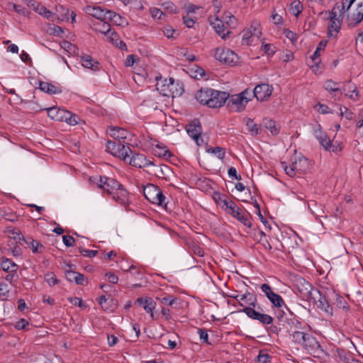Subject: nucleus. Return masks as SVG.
Here are the masks:
<instances>
[{"instance_id": "nucleus-30", "label": "nucleus", "mask_w": 363, "mask_h": 363, "mask_svg": "<svg viewBox=\"0 0 363 363\" xmlns=\"http://www.w3.org/2000/svg\"><path fill=\"white\" fill-rule=\"evenodd\" d=\"M23 241L34 254L43 253L45 249V246H43L39 241L35 240L30 237L26 238Z\"/></svg>"}, {"instance_id": "nucleus-53", "label": "nucleus", "mask_w": 363, "mask_h": 363, "mask_svg": "<svg viewBox=\"0 0 363 363\" xmlns=\"http://www.w3.org/2000/svg\"><path fill=\"white\" fill-rule=\"evenodd\" d=\"M150 13L154 19L162 20L165 16L164 13L156 7L150 8Z\"/></svg>"}, {"instance_id": "nucleus-19", "label": "nucleus", "mask_w": 363, "mask_h": 363, "mask_svg": "<svg viewBox=\"0 0 363 363\" xmlns=\"http://www.w3.org/2000/svg\"><path fill=\"white\" fill-rule=\"evenodd\" d=\"M323 86L335 100H340L342 96V89L340 88V83L328 79L324 82Z\"/></svg>"}, {"instance_id": "nucleus-5", "label": "nucleus", "mask_w": 363, "mask_h": 363, "mask_svg": "<svg viewBox=\"0 0 363 363\" xmlns=\"http://www.w3.org/2000/svg\"><path fill=\"white\" fill-rule=\"evenodd\" d=\"M89 181L91 183L96 184L99 188L103 189L109 195L116 192L122 186L115 179L106 176L91 177Z\"/></svg>"}, {"instance_id": "nucleus-59", "label": "nucleus", "mask_w": 363, "mask_h": 363, "mask_svg": "<svg viewBox=\"0 0 363 363\" xmlns=\"http://www.w3.org/2000/svg\"><path fill=\"white\" fill-rule=\"evenodd\" d=\"M213 198L216 204L220 206L223 201H225V200L228 199V196L217 191L214 192Z\"/></svg>"}, {"instance_id": "nucleus-42", "label": "nucleus", "mask_w": 363, "mask_h": 363, "mask_svg": "<svg viewBox=\"0 0 363 363\" xmlns=\"http://www.w3.org/2000/svg\"><path fill=\"white\" fill-rule=\"evenodd\" d=\"M258 309H262L259 306H257V308L244 307L240 311L245 313L250 318L257 320L261 313L257 311Z\"/></svg>"}, {"instance_id": "nucleus-26", "label": "nucleus", "mask_w": 363, "mask_h": 363, "mask_svg": "<svg viewBox=\"0 0 363 363\" xmlns=\"http://www.w3.org/2000/svg\"><path fill=\"white\" fill-rule=\"evenodd\" d=\"M230 214L238 220L245 226L250 228L252 224L250 221V214L247 212H244L240 208H235V211L230 212Z\"/></svg>"}, {"instance_id": "nucleus-48", "label": "nucleus", "mask_w": 363, "mask_h": 363, "mask_svg": "<svg viewBox=\"0 0 363 363\" xmlns=\"http://www.w3.org/2000/svg\"><path fill=\"white\" fill-rule=\"evenodd\" d=\"M162 9L169 13H177L179 11L178 7L172 1H164L161 4Z\"/></svg>"}, {"instance_id": "nucleus-12", "label": "nucleus", "mask_w": 363, "mask_h": 363, "mask_svg": "<svg viewBox=\"0 0 363 363\" xmlns=\"http://www.w3.org/2000/svg\"><path fill=\"white\" fill-rule=\"evenodd\" d=\"M229 98V94L225 91H220L213 89L210 98L208 107L217 108L223 106Z\"/></svg>"}, {"instance_id": "nucleus-11", "label": "nucleus", "mask_w": 363, "mask_h": 363, "mask_svg": "<svg viewBox=\"0 0 363 363\" xmlns=\"http://www.w3.org/2000/svg\"><path fill=\"white\" fill-rule=\"evenodd\" d=\"M55 14V21L57 23L67 22L71 18V23H73L76 20V13L62 5L56 6Z\"/></svg>"}, {"instance_id": "nucleus-63", "label": "nucleus", "mask_w": 363, "mask_h": 363, "mask_svg": "<svg viewBox=\"0 0 363 363\" xmlns=\"http://www.w3.org/2000/svg\"><path fill=\"white\" fill-rule=\"evenodd\" d=\"M72 113L65 110L58 109L56 112V120L65 121L66 122V118H69Z\"/></svg>"}, {"instance_id": "nucleus-22", "label": "nucleus", "mask_w": 363, "mask_h": 363, "mask_svg": "<svg viewBox=\"0 0 363 363\" xmlns=\"http://www.w3.org/2000/svg\"><path fill=\"white\" fill-rule=\"evenodd\" d=\"M112 199L122 206L129 203V194L122 185L118 190L111 194Z\"/></svg>"}, {"instance_id": "nucleus-58", "label": "nucleus", "mask_w": 363, "mask_h": 363, "mask_svg": "<svg viewBox=\"0 0 363 363\" xmlns=\"http://www.w3.org/2000/svg\"><path fill=\"white\" fill-rule=\"evenodd\" d=\"M166 197L163 194L162 190L159 189V191L157 192V195L156 196V200L154 201V204H157L161 206H166L167 203H165Z\"/></svg>"}, {"instance_id": "nucleus-43", "label": "nucleus", "mask_w": 363, "mask_h": 363, "mask_svg": "<svg viewBox=\"0 0 363 363\" xmlns=\"http://www.w3.org/2000/svg\"><path fill=\"white\" fill-rule=\"evenodd\" d=\"M308 333H306L303 331V330H293L292 331V338L293 341L296 342V344L303 345L304 342L306 338L307 337Z\"/></svg>"}, {"instance_id": "nucleus-57", "label": "nucleus", "mask_w": 363, "mask_h": 363, "mask_svg": "<svg viewBox=\"0 0 363 363\" xmlns=\"http://www.w3.org/2000/svg\"><path fill=\"white\" fill-rule=\"evenodd\" d=\"M355 0H342L340 9V6L336 4L337 9H340V12L348 11V10L351 8V6L354 2Z\"/></svg>"}, {"instance_id": "nucleus-64", "label": "nucleus", "mask_w": 363, "mask_h": 363, "mask_svg": "<svg viewBox=\"0 0 363 363\" xmlns=\"http://www.w3.org/2000/svg\"><path fill=\"white\" fill-rule=\"evenodd\" d=\"M257 359L259 363H267L270 362L272 357L267 353L260 350Z\"/></svg>"}, {"instance_id": "nucleus-9", "label": "nucleus", "mask_w": 363, "mask_h": 363, "mask_svg": "<svg viewBox=\"0 0 363 363\" xmlns=\"http://www.w3.org/2000/svg\"><path fill=\"white\" fill-rule=\"evenodd\" d=\"M347 14L346 22L350 27H354L363 21V1L359 2L354 10L351 11L350 9L348 11L340 12V14L343 17Z\"/></svg>"}, {"instance_id": "nucleus-2", "label": "nucleus", "mask_w": 363, "mask_h": 363, "mask_svg": "<svg viewBox=\"0 0 363 363\" xmlns=\"http://www.w3.org/2000/svg\"><path fill=\"white\" fill-rule=\"evenodd\" d=\"M294 290L298 294L303 300L308 301L312 295H318V289L299 275L293 277Z\"/></svg>"}, {"instance_id": "nucleus-27", "label": "nucleus", "mask_w": 363, "mask_h": 363, "mask_svg": "<svg viewBox=\"0 0 363 363\" xmlns=\"http://www.w3.org/2000/svg\"><path fill=\"white\" fill-rule=\"evenodd\" d=\"M340 29V21L336 16H331L328 26V37L330 39L336 38Z\"/></svg>"}, {"instance_id": "nucleus-37", "label": "nucleus", "mask_w": 363, "mask_h": 363, "mask_svg": "<svg viewBox=\"0 0 363 363\" xmlns=\"http://www.w3.org/2000/svg\"><path fill=\"white\" fill-rule=\"evenodd\" d=\"M0 266L5 272H17L18 265L11 259L2 257L0 260Z\"/></svg>"}, {"instance_id": "nucleus-25", "label": "nucleus", "mask_w": 363, "mask_h": 363, "mask_svg": "<svg viewBox=\"0 0 363 363\" xmlns=\"http://www.w3.org/2000/svg\"><path fill=\"white\" fill-rule=\"evenodd\" d=\"M213 89L206 87L201 88L195 94V99L202 105L208 106V101L213 94Z\"/></svg>"}, {"instance_id": "nucleus-23", "label": "nucleus", "mask_w": 363, "mask_h": 363, "mask_svg": "<svg viewBox=\"0 0 363 363\" xmlns=\"http://www.w3.org/2000/svg\"><path fill=\"white\" fill-rule=\"evenodd\" d=\"M342 93L345 92V95L352 100L357 101L359 99V91L357 86L350 80L345 83L342 86Z\"/></svg>"}, {"instance_id": "nucleus-41", "label": "nucleus", "mask_w": 363, "mask_h": 363, "mask_svg": "<svg viewBox=\"0 0 363 363\" xmlns=\"http://www.w3.org/2000/svg\"><path fill=\"white\" fill-rule=\"evenodd\" d=\"M258 309H262L259 306H257V308L244 307L240 311L245 313L250 318L257 320L261 313L257 311Z\"/></svg>"}, {"instance_id": "nucleus-18", "label": "nucleus", "mask_w": 363, "mask_h": 363, "mask_svg": "<svg viewBox=\"0 0 363 363\" xmlns=\"http://www.w3.org/2000/svg\"><path fill=\"white\" fill-rule=\"evenodd\" d=\"M328 296L330 302L335 304L338 308L347 311L350 308L349 304L344 297L340 296L335 290L328 291Z\"/></svg>"}, {"instance_id": "nucleus-4", "label": "nucleus", "mask_w": 363, "mask_h": 363, "mask_svg": "<svg viewBox=\"0 0 363 363\" xmlns=\"http://www.w3.org/2000/svg\"><path fill=\"white\" fill-rule=\"evenodd\" d=\"M127 143L125 141L117 143L116 141L108 140L106 148L114 157H117L125 162H128V156L133 153Z\"/></svg>"}, {"instance_id": "nucleus-45", "label": "nucleus", "mask_w": 363, "mask_h": 363, "mask_svg": "<svg viewBox=\"0 0 363 363\" xmlns=\"http://www.w3.org/2000/svg\"><path fill=\"white\" fill-rule=\"evenodd\" d=\"M206 152L215 155L220 160H223L225 156V149L221 147H209Z\"/></svg>"}, {"instance_id": "nucleus-40", "label": "nucleus", "mask_w": 363, "mask_h": 363, "mask_svg": "<svg viewBox=\"0 0 363 363\" xmlns=\"http://www.w3.org/2000/svg\"><path fill=\"white\" fill-rule=\"evenodd\" d=\"M281 166L284 169L286 174L291 177H294L296 172H302V169L298 167L297 162H294L291 166H287L285 162H282Z\"/></svg>"}, {"instance_id": "nucleus-50", "label": "nucleus", "mask_w": 363, "mask_h": 363, "mask_svg": "<svg viewBox=\"0 0 363 363\" xmlns=\"http://www.w3.org/2000/svg\"><path fill=\"white\" fill-rule=\"evenodd\" d=\"M158 299L160 301L161 303L171 307H174V304L179 303V298H173L172 296H164Z\"/></svg>"}, {"instance_id": "nucleus-24", "label": "nucleus", "mask_w": 363, "mask_h": 363, "mask_svg": "<svg viewBox=\"0 0 363 363\" xmlns=\"http://www.w3.org/2000/svg\"><path fill=\"white\" fill-rule=\"evenodd\" d=\"M135 303L143 308L147 312L150 313V316L154 319L153 310L155 308V303L152 298L150 297H140L137 298Z\"/></svg>"}, {"instance_id": "nucleus-60", "label": "nucleus", "mask_w": 363, "mask_h": 363, "mask_svg": "<svg viewBox=\"0 0 363 363\" xmlns=\"http://www.w3.org/2000/svg\"><path fill=\"white\" fill-rule=\"evenodd\" d=\"M113 23H116L118 26H125L128 24L126 18L122 17L121 15H119L116 13H115V15H113Z\"/></svg>"}, {"instance_id": "nucleus-51", "label": "nucleus", "mask_w": 363, "mask_h": 363, "mask_svg": "<svg viewBox=\"0 0 363 363\" xmlns=\"http://www.w3.org/2000/svg\"><path fill=\"white\" fill-rule=\"evenodd\" d=\"M157 148L158 149V152L157 153L158 157L169 159L172 156V152L168 149H167L165 146L162 147L161 145H157Z\"/></svg>"}, {"instance_id": "nucleus-7", "label": "nucleus", "mask_w": 363, "mask_h": 363, "mask_svg": "<svg viewBox=\"0 0 363 363\" xmlns=\"http://www.w3.org/2000/svg\"><path fill=\"white\" fill-rule=\"evenodd\" d=\"M313 301L317 307L329 316L333 314V309L330 303V301L328 296V291L324 294L318 289V295H312L308 301Z\"/></svg>"}, {"instance_id": "nucleus-15", "label": "nucleus", "mask_w": 363, "mask_h": 363, "mask_svg": "<svg viewBox=\"0 0 363 363\" xmlns=\"http://www.w3.org/2000/svg\"><path fill=\"white\" fill-rule=\"evenodd\" d=\"M228 99L227 106L232 111L241 112L247 105V101L244 100L240 94L232 95Z\"/></svg>"}, {"instance_id": "nucleus-55", "label": "nucleus", "mask_w": 363, "mask_h": 363, "mask_svg": "<svg viewBox=\"0 0 363 363\" xmlns=\"http://www.w3.org/2000/svg\"><path fill=\"white\" fill-rule=\"evenodd\" d=\"M45 280L50 286H53L58 283V280H57L55 274L52 272H48L45 275Z\"/></svg>"}, {"instance_id": "nucleus-10", "label": "nucleus", "mask_w": 363, "mask_h": 363, "mask_svg": "<svg viewBox=\"0 0 363 363\" xmlns=\"http://www.w3.org/2000/svg\"><path fill=\"white\" fill-rule=\"evenodd\" d=\"M302 346L315 357H323L325 354L315 337L308 334Z\"/></svg>"}, {"instance_id": "nucleus-1", "label": "nucleus", "mask_w": 363, "mask_h": 363, "mask_svg": "<svg viewBox=\"0 0 363 363\" xmlns=\"http://www.w3.org/2000/svg\"><path fill=\"white\" fill-rule=\"evenodd\" d=\"M242 34V44L247 45H257L259 44H261V45H271V44L267 43L264 38H262V28L260 22L257 20L252 21L248 27L243 29Z\"/></svg>"}, {"instance_id": "nucleus-16", "label": "nucleus", "mask_w": 363, "mask_h": 363, "mask_svg": "<svg viewBox=\"0 0 363 363\" xmlns=\"http://www.w3.org/2000/svg\"><path fill=\"white\" fill-rule=\"evenodd\" d=\"M186 131L189 135L192 138L196 144L200 146L203 143V139L201 137V126L198 121H194L186 127Z\"/></svg>"}, {"instance_id": "nucleus-38", "label": "nucleus", "mask_w": 363, "mask_h": 363, "mask_svg": "<svg viewBox=\"0 0 363 363\" xmlns=\"http://www.w3.org/2000/svg\"><path fill=\"white\" fill-rule=\"evenodd\" d=\"M262 125L269 130L273 135H277L279 133L280 127L272 119L264 118Z\"/></svg>"}, {"instance_id": "nucleus-3", "label": "nucleus", "mask_w": 363, "mask_h": 363, "mask_svg": "<svg viewBox=\"0 0 363 363\" xmlns=\"http://www.w3.org/2000/svg\"><path fill=\"white\" fill-rule=\"evenodd\" d=\"M156 86L157 91L164 96L174 98L180 96L184 92L183 86L172 77L164 79L161 82H157Z\"/></svg>"}, {"instance_id": "nucleus-13", "label": "nucleus", "mask_w": 363, "mask_h": 363, "mask_svg": "<svg viewBox=\"0 0 363 363\" xmlns=\"http://www.w3.org/2000/svg\"><path fill=\"white\" fill-rule=\"evenodd\" d=\"M127 163L138 168H143L153 164L144 155L133 152L129 155Z\"/></svg>"}, {"instance_id": "nucleus-62", "label": "nucleus", "mask_w": 363, "mask_h": 363, "mask_svg": "<svg viewBox=\"0 0 363 363\" xmlns=\"http://www.w3.org/2000/svg\"><path fill=\"white\" fill-rule=\"evenodd\" d=\"M340 116L345 117L346 119L351 121L353 119L354 113L348 108H340Z\"/></svg>"}, {"instance_id": "nucleus-54", "label": "nucleus", "mask_w": 363, "mask_h": 363, "mask_svg": "<svg viewBox=\"0 0 363 363\" xmlns=\"http://www.w3.org/2000/svg\"><path fill=\"white\" fill-rule=\"evenodd\" d=\"M257 320L262 325H269L273 323L274 318L268 314L260 313Z\"/></svg>"}, {"instance_id": "nucleus-14", "label": "nucleus", "mask_w": 363, "mask_h": 363, "mask_svg": "<svg viewBox=\"0 0 363 363\" xmlns=\"http://www.w3.org/2000/svg\"><path fill=\"white\" fill-rule=\"evenodd\" d=\"M273 88L268 84H260L254 88V95L255 98L260 101L268 100L272 95Z\"/></svg>"}, {"instance_id": "nucleus-49", "label": "nucleus", "mask_w": 363, "mask_h": 363, "mask_svg": "<svg viewBox=\"0 0 363 363\" xmlns=\"http://www.w3.org/2000/svg\"><path fill=\"white\" fill-rule=\"evenodd\" d=\"M10 6L12 7L13 10L19 15L23 16H29V15L30 14V11H28L24 6L21 5L16 4H10Z\"/></svg>"}, {"instance_id": "nucleus-35", "label": "nucleus", "mask_w": 363, "mask_h": 363, "mask_svg": "<svg viewBox=\"0 0 363 363\" xmlns=\"http://www.w3.org/2000/svg\"><path fill=\"white\" fill-rule=\"evenodd\" d=\"M105 11L100 6H87L86 9V11L88 14L96 18L98 21H104V18L105 16Z\"/></svg>"}, {"instance_id": "nucleus-31", "label": "nucleus", "mask_w": 363, "mask_h": 363, "mask_svg": "<svg viewBox=\"0 0 363 363\" xmlns=\"http://www.w3.org/2000/svg\"><path fill=\"white\" fill-rule=\"evenodd\" d=\"M177 57L181 60H186L189 62L196 61L199 57L190 52L185 47H179L176 52Z\"/></svg>"}, {"instance_id": "nucleus-61", "label": "nucleus", "mask_w": 363, "mask_h": 363, "mask_svg": "<svg viewBox=\"0 0 363 363\" xmlns=\"http://www.w3.org/2000/svg\"><path fill=\"white\" fill-rule=\"evenodd\" d=\"M240 95L243 98L244 100L247 101V104L254 97H255V95H254V89L251 91L249 89H245L243 91L240 93Z\"/></svg>"}, {"instance_id": "nucleus-39", "label": "nucleus", "mask_w": 363, "mask_h": 363, "mask_svg": "<svg viewBox=\"0 0 363 363\" xmlns=\"http://www.w3.org/2000/svg\"><path fill=\"white\" fill-rule=\"evenodd\" d=\"M267 298L270 301L273 306L277 308H281L282 306H284L289 311H290L280 295L274 292Z\"/></svg>"}, {"instance_id": "nucleus-32", "label": "nucleus", "mask_w": 363, "mask_h": 363, "mask_svg": "<svg viewBox=\"0 0 363 363\" xmlns=\"http://www.w3.org/2000/svg\"><path fill=\"white\" fill-rule=\"evenodd\" d=\"M39 88L49 94H57L62 92L61 86L45 82H40Z\"/></svg>"}, {"instance_id": "nucleus-52", "label": "nucleus", "mask_w": 363, "mask_h": 363, "mask_svg": "<svg viewBox=\"0 0 363 363\" xmlns=\"http://www.w3.org/2000/svg\"><path fill=\"white\" fill-rule=\"evenodd\" d=\"M183 23L187 28H194V25L196 23V18L193 17L191 15H184L182 17Z\"/></svg>"}, {"instance_id": "nucleus-17", "label": "nucleus", "mask_w": 363, "mask_h": 363, "mask_svg": "<svg viewBox=\"0 0 363 363\" xmlns=\"http://www.w3.org/2000/svg\"><path fill=\"white\" fill-rule=\"evenodd\" d=\"M324 48L325 47H317L314 53L307 60L308 65L314 72H321L322 71V67L320 66L321 60L320 59V53L324 51Z\"/></svg>"}, {"instance_id": "nucleus-56", "label": "nucleus", "mask_w": 363, "mask_h": 363, "mask_svg": "<svg viewBox=\"0 0 363 363\" xmlns=\"http://www.w3.org/2000/svg\"><path fill=\"white\" fill-rule=\"evenodd\" d=\"M221 20H223L224 23L228 26H232L235 24L236 21L235 17L232 15L230 12H225Z\"/></svg>"}, {"instance_id": "nucleus-8", "label": "nucleus", "mask_w": 363, "mask_h": 363, "mask_svg": "<svg viewBox=\"0 0 363 363\" xmlns=\"http://www.w3.org/2000/svg\"><path fill=\"white\" fill-rule=\"evenodd\" d=\"M99 23L98 26H102L103 29L96 28L95 30L102 33L108 43H111L113 45H125V43L120 40V37L118 33L111 28L110 25L108 23L102 21H99Z\"/></svg>"}, {"instance_id": "nucleus-36", "label": "nucleus", "mask_w": 363, "mask_h": 363, "mask_svg": "<svg viewBox=\"0 0 363 363\" xmlns=\"http://www.w3.org/2000/svg\"><path fill=\"white\" fill-rule=\"evenodd\" d=\"M81 62L83 67L96 70L99 67V62L89 55H83L81 57Z\"/></svg>"}, {"instance_id": "nucleus-33", "label": "nucleus", "mask_w": 363, "mask_h": 363, "mask_svg": "<svg viewBox=\"0 0 363 363\" xmlns=\"http://www.w3.org/2000/svg\"><path fill=\"white\" fill-rule=\"evenodd\" d=\"M35 11L38 13L39 15L42 16L47 20L55 22V12H52L48 10L45 6L40 4V5H37L36 8H35Z\"/></svg>"}, {"instance_id": "nucleus-28", "label": "nucleus", "mask_w": 363, "mask_h": 363, "mask_svg": "<svg viewBox=\"0 0 363 363\" xmlns=\"http://www.w3.org/2000/svg\"><path fill=\"white\" fill-rule=\"evenodd\" d=\"M211 25L217 34L222 38H225L226 35L230 34V31L225 26L223 20L216 18L213 21H211Z\"/></svg>"}, {"instance_id": "nucleus-21", "label": "nucleus", "mask_w": 363, "mask_h": 363, "mask_svg": "<svg viewBox=\"0 0 363 363\" xmlns=\"http://www.w3.org/2000/svg\"><path fill=\"white\" fill-rule=\"evenodd\" d=\"M65 274L66 279L70 282H75L78 285H86L87 284L84 275L81 273L71 269H66Z\"/></svg>"}, {"instance_id": "nucleus-44", "label": "nucleus", "mask_w": 363, "mask_h": 363, "mask_svg": "<svg viewBox=\"0 0 363 363\" xmlns=\"http://www.w3.org/2000/svg\"><path fill=\"white\" fill-rule=\"evenodd\" d=\"M303 7L302 4L298 0L294 1L289 8V11L291 14L295 16H298L300 13L303 11Z\"/></svg>"}, {"instance_id": "nucleus-34", "label": "nucleus", "mask_w": 363, "mask_h": 363, "mask_svg": "<svg viewBox=\"0 0 363 363\" xmlns=\"http://www.w3.org/2000/svg\"><path fill=\"white\" fill-rule=\"evenodd\" d=\"M243 121L247 126V130L252 136H255L261 133V125H258L255 123L253 119L246 118H244Z\"/></svg>"}, {"instance_id": "nucleus-47", "label": "nucleus", "mask_w": 363, "mask_h": 363, "mask_svg": "<svg viewBox=\"0 0 363 363\" xmlns=\"http://www.w3.org/2000/svg\"><path fill=\"white\" fill-rule=\"evenodd\" d=\"M10 288L5 282H0V298L2 301H6L9 298Z\"/></svg>"}, {"instance_id": "nucleus-6", "label": "nucleus", "mask_w": 363, "mask_h": 363, "mask_svg": "<svg viewBox=\"0 0 363 363\" xmlns=\"http://www.w3.org/2000/svg\"><path fill=\"white\" fill-rule=\"evenodd\" d=\"M214 56L216 60L227 65H234L238 61V55L228 47H217Z\"/></svg>"}, {"instance_id": "nucleus-20", "label": "nucleus", "mask_w": 363, "mask_h": 363, "mask_svg": "<svg viewBox=\"0 0 363 363\" xmlns=\"http://www.w3.org/2000/svg\"><path fill=\"white\" fill-rule=\"evenodd\" d=\"M109 134L112 138H114V141H116L117 143L125 141V140L131 136V134L129 131L118 127L111 128Z\"/></svg>"}, {"instance_id": "nucleus-29", "label": "nucleus", "mask_w": 363, "mask_h": 363, "mask_svg": "<svg viewBox=\"0 0 363 363\" xmlns=\"http://www.w3.org/2000/svg\"><path fill=\"white\" fill-rule=\"evenodd\" d=\"M159 187L155 184H149L143 189V194L145 197L151 203H154L156 200V196L159 191Z\"/></svg>"}, {"instance_id": "nucleus-46", "label": "nucleus", "mask_w": 363, "mask_h": 363, "mask_svg": "<svg viewBox=\"0 0 363 363\" xmlns=\"http://www.w3.org/2000/svg\"><path fill=\"white\" fill-rule=\"evenodd\" d=\"M287 324L290 326V329L292 330H304L306 326H302V323L298 319L295 318H288L286 320Z\"/></svg>"}]
</instances>
